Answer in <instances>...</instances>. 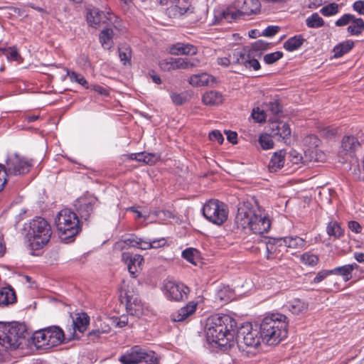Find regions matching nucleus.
<instances>
[{"mask_svg":"<svg viewBox=\"0 0 364 364\" xmlns=\"http://www.w3.org/2000/svg\"><path fill=\"white\" fill-rule=\"evenodd\" d=\"M235 320L227 314H215L208 318L205 327L207 341L228 350L235 345Z\"/></svg>","mask_w":364,"mask_h":364,"instance_id":"1","label":"nucleus"},{"mask_svg":"<svg viewBox=\"0 0 364 364\" xmlns=\"http://www.w3.org/2000/svg\"><path fill=\"white\" fill-rule=\"evenodd\" d=\"M287 317L276 313L266 316L259 325L262 341L268 346H277L287 337Z\"/></svg>","mask_w":364,"mask_h":364,"instance_id":"2","label":"nucleus"},{"mask_svg":"<svg viewBox=\"0 0 364 364\" xmlns=\"http://www.w3.org/2000/svg\"><path fill=\"white\" fill-rule=\"evenodd\" d=\"M51 235V227L45 218L36 217L30 222L27 237L33 250L43 248L49 242Z\"/></svg>","mask_w":364,"mask_h":364,"instance_id":"3","label":"nucleus"},{"mask_svg":"<svg viewBox=\"0 0 364 364\" xmlns=\"http://www.w3.org/2000/svg\"><path fill=\"white\" fill-rule=\"evenodd\" d=\"M26 333V326L23 324L0 323V344L6 349L18 348Z\"/></svg>","mask_w":364,"mask_h":364,"instance_id":"4","label":"nucleus"},{"mask_svg":"<svg viewBox=\"0 0 364 364\" xmlns=\"http://www.w3.org/2000/svg\"><path fill=\"white\" fill-rule=\"evenodd\" d=\"M55 223L60 237L64 240L75 236L81 230L77 214L68 208L58 213Z\"/></svg>","mask_w":364,"mask_h":364,"instance_id":"5","label":"nucleus"},{"mask_svg":"<svg viewBox=\"0 0 364 364\" xmlns=\"http://www.w3.org/2000/svg\"><path fill=\"white\" fill-rule=\"evenodd\" d=\"M203 215L209 222L220 225L227 220L228 210L224 203L211 199L204 204Z\"/></svg>","mask_w":364,"mask_h":364,"instance_id":"6","label":"nucleus"},{"mask_svg":"<svg viewBox=\"0 0 364 364\" xmlns=\"http://www.w3.org/2000/svg\"><path fill=\"white\" fill-rule=\"evenodd\" d=\"M262 341V335L251 325L242 326L237 331L236 343L241 351H247V348H256Z\"/></svg>","mask_w":364,"mask_h":364,"instance_id":"7","label":"nucleus"},{"mask_svg":"<svg viewBox=\"0 0 364 364\" xmlns=\"http://www.w3.org/2000/svg\"><path fill=\"white\" fill-rule=\"evenodd\" d=\"M119 360L122 364H136L141 362L155 364L156 357L154 351H147L139 346H134L121 355Z\"/></svg>","mask_w":364,"mask_h":364,"instance_id":"8","label":"nucleus"},{"mask_svg":"<svg viewBox=\"0 0 364 364\" xmlns=\"http://www.w3.org/2000/svg\"><path fill=\"white\" fill-rule=\"evenodd\" d=\"M4 165L8 176L24 175L30 171L31 167L30 161L18 154L9 156Z\"/></svg>","mask_w":364,"mask_h":364,"instance_id":"9","label":"nucleus"},{"mask_svg":"<svg viewBox=\"0 0 364 364\" xmlns=\"http://www.w3.org/2000/svg\"><path fill=\"white\" fill-rule=\"evenodd\" d=\"M257 55L252 51H248L247 48L235 49L232 51V64L243 65L246 68L258 70L260 68L259 61L255 59Z\"/></svg>","mask_w":364,"mask_h":364,"instance_id":"10","label":"nucleus"},{"mask_svg":"<svg viewBox=\"0 0 364 364\" xmlns=\"http://www.w3.org/2000/svg\"><path fill=\"white\" fill-rule=\"evenodd\" d=\"M271 228V221L264 210L257 208L253 215L250 229L255 234L267 232Z\"/></svg>","mask_w":364,"mask_h":364,"instance_id":"11","label":"nucleus"},{"mask_svg":"<svg viewBox=\"0 0 364 364\" xmlns=\"http://www.w3.org/2000/svg\"><path fill=\"white\" fill-rule=\"evenodd\" d=\"M97 199L93 196H84L77 198L75 207L82 219L87 220L93 213Z\"/></svg>","mask_w":364,"mask_h":364,"instance_id":"12","label":"nucleus"},{"mask_svg":"<svg viewBox=\"0 0 364 364\" xmlns=\"http://www.w3.org/2000/svg\"><path fill=\"white\" fill-rule=\"evenodd\" d=\"M166 296L171 301H179L187 298L189 289L183 284L168 281L164 284Z\"/></svg>","mask_w":364,"mask_h":364,"instance_id":"13","label":"nucleus"},{"mask_svg":"<svg viewBox=\"0 0 364 364\" xmlns=\"http://www.w3.org/2000/svg\"><path fill=\"white\" fill-rule=\"evenodd\" d=\"M256 209L250 207L249 203H245L237 208V213L235 217V223L238 228H250L253 215Z\"/></svg>","mask_w":364,"mask_h":364,"instance_id":"14","label":"nucleus"},{"mask_svg":"<svg viewBox=\"0 0 364 364\" xmlns=\"http://www.w3.org/2000/svg\"><path fill=\"white\" fill-rule=\"evenodd\" d=\"M148 247H149V245L145 242L144 239L138 237L134 234H130L123 236L122 240L117 242L114 245V249L115 250L121 251L127 247H136L146 250Z\"/></svg>","mask_w":364,"mask_h":364,"instance_id":"15","label":"nucleus"},{"mask_svg":"<svg viewBox=\"0 0 364 364\" xmlns=\"http://www.w3.org/2000/svg\"><path fill=\"white\" fill-rule=\"evenodd\" d=\"M269 129L272 136L277 140H282L287 143V139H289L291 136L289 125L284 122L278 121L271 122Z\"/></svg>","mask_w":364,"mask_h":364,"instance_id":"16","label":"nucleus"},{"mask_svg":"<svg viewBox=\"0 0 364 364\" xmlns=\"http://www.w3.org/2000/svg\"><path fill=\"white\" fill-rule=\"evenodd\" d=\"M235 9H238L242 15L256 14L260 11L261 4L259 0H237L234 2Z\"/></svg>","mask_w":364,"mask_h":364,"instance_id":"17","label":"nucleus"},{"mask_svg":"<svg viewBox=\"0 0 364 364\" xmlns=\"http://www.w3.org/2000/svg\"><path fill=\"white\" fill-rule=\"evenodd\" d=\"M282 241H283V238H274L266 243L267 258L268 259L279 258L287 251L286 247Z\"/></svg>","mask_w":364,"mask_h":364,"instance_id":"18","label":"nucleus"},{"mask_svg":"<svg viewBox=\"0 0 364 364\" xmlns=\"http://www.w3.org/2000/svg\"><path fill=\"white\" fill-rule=\"evenodd\" d=\"M167 65H169L168 69H189L199 66L200 61L197 58H170L167 61Z\"/></svg>","mask_w":364,"mask_h":364,"instance_id":"19","label":"nucleus"},{"mask_svg":"<svg viewBox=\"0 0 364 364\" xmlns=\"http://www.w3.org/2000/svg\"><path fill=\"white\" fill-rule=\"evenodd\" d=\"M126 308L130 315L136 317L141 316L144 313L143 304L137 295H126Z\"/></svg>","mask_w":364,"mask_h":364,"instance_id":"20","label":"nucleus"},{"mask_svg":"<svg viewBox=\"0 0 364 364\" xmlns=\"http://www.w3.org/2000/svg\"><path fill=\"white\" fill-rule=\"evenodd\" d=\"M360 143L358 139L352 135L343 136L341 141V151L345 155L353 156L360 149Z\"/></svg>","mask_w":364,"mask_h":364,"instance_id":"21","label":"nucleus"},{"mask_svg":"<svg viewBox=\"0 0 364 364\" xmlns=\"http://www.w3.org/2000/svg\"><path fill=\"white\" fill-rule=\"evenodd\" d=\"M46 335L49 349L60 345L65 338L63 331L55 326L46 328Z\"/></svg>","mask_w":364,"mask_h":364,"instance_id":"22","label":"nucleus"},{"mask_svg":"<svg viewBox=\"0 0 364 364\" xmlns=\"http://www.w3.org/2000/svg\"><path fill=\"white\" fill-rule=\"evenodd\" d=\"M188 82L193 87L213 86L216 82V79L213 75L202 73L191 75Z\"/></svg>","mask_w":364,"mask_h":364,"instance_id":"23","label":"nucleus"},{"mask_svg":"<svg viewBox=\"0 0 364 364\" xmlns=\"http://www.w3.org/2000/svg\"><path fill=\"white\" fill-rule=\"evenodd\" d=\"M109 15L107 12L100 11L97 9H91L87 15L88 24L94 28H97L100 24H107Z\"/></svg>","mask_w":364,"mask_h":364,"instance_id":"24","label":"nucleus"},{"mask_svg":"<svg viewBox=\"0 0 364 364\" xmlns=\"http://www.w3.org/2000/svg\"><path fill=\"white\" fill-rule=\"evenodd\" d=\"M197 302L191 301L186 306L181 308L176 312L171 314V319L173 321L181 322L186 320L193 315L197 308Z\"/></svg>","mask_w":364,"mask_h":364,"instance_id":"25","label":"nucleus"},{"mask_svg":"<svg viewBox=\"0 0 364 364\" xmlns=\"http://www.w3.org/2000/svg\"><path fill=\"white\" fill-rule=\"evenodd\" d=\"M241 16L238 9H235L234 4L232 6L228 7L222 11H218L215 15L218 21L225 20L228 23H231L240 18Z\"/></svg>","mask_w":364,"mask_h":364,"instance_id":"26","label":"nucleus"},{"mask_svg":"<svg viewBox=\"0 0 364 364\" xmlns=\"http://www.w3.org/2000/svg\"><path fill=\"white\" fill-rule=\"evenodd\" d=\"M169 52L172 55H196L198 49L196 46L189 43H177L170 47Z\"/></svg>","mask_w":364,"mask_h":364,"instance_id":"27","label":"nucleus"},{"mask_svg":"<svg viewBox=\"0 0 364 364\" xmlns=\"http://www.w3.org/2000/svg\"><path fill=\"white\" fill-rule=\"evenodd\" d=\"M90 323V317L85 313H77L73 318V326L74 332L76 331L83 333L87 328Z\"/></svg>","mask_w":364,"mask_h":364,"instance_id":"28","label":"nucleus"},{"mask_svg":"<svg viewBox=\"0 0 364 364\" xmlns=\"http://www.w3.org/2000/svg\"><path fill=\"white\" fill-rule=\"evenodd\" d=\"M31 341L37 349H49L46 328L34 332L31 336Z\"/></svg>","mask_w":364,"mask_h":364,"instance_id":"29","label":"nucleus"},{"mask_svg":"<svg viewBox=\"0 0 364 364\" xmlns=\"http://www.w3.org/2000/svg\"><path fill=\"white\" fill-rule=\"evenodd\" d=\"M285 155L286 152L282 149L274 154L268 164L269 170L271 172H277L284 166Z\"/></svg>","mask_w":364,"mask_h":364,"instance_id":"30","label":"nucleus"},{"mask_svg":"<svg viewBox=\"0 0 364 364\" xmlns=\"http://www.w3.org/2000/svg\"><path fill=\"white\" fill-rule=\"evenodd\" d=\"M358 267L359 266L356 263H353L335 267L334 269H331V272L332 274L342 276L344 281L348 282L352 278L353 271L358 269Z\"/></svg>","mask_w":364,"mask_h":364,"instance_id":"31","label":"nucleus"},{"mask_svg":"<svg viewBox=\"0 0 364 364\" xmlns=\"http://www.w3.org/2000/svg\"><path fill=\"white\" fill-rule=\"evenodd\" d=\"M114 36L112 28L107 27L101 31L99 40L103 48L110 50L114 46Z\"/></svg>","mask_w":364,"mask_h":364,"instance_id":"32","label":"nucleus"},{"mask_svg":"<svg viewBox=\"0 0 364 364\" xmlns=\"http://www.w3.org/2000/svg\"><path fill=\"white\" fill-rule=\"evenodd\" d=\"M288 309L296 315L306 314L309 309V304L300 299H295L288 304Z\"/></svg>","mask_w":364,"mask_h":364,"instance_id":"33","label":"nucleus"},{"mask_svg":"<svg viewBox=\"0 0 364 364\" xmlns=\"http://www.w3.org/2000/svg\"><path fill=\"white\" fill-rule=\"evenodd\" d=\"M16 301V293L11 287H4L0 289V306H7Z\"/></svg>","mask_w":364,"mask_h":364,"instance_id":"34","label":"nucleus"},{"mask_svg":"<svg viewBox=\"0 0 364 364\" xmlns=\"http://www.w3.org/2000/svg\"><path fill=\"white\" fill-rule=\"evenodd\" d=\"M203 102L207 105H217L223 102V95L220 92L211 90L203 95Z\"/></svg>","mask_w":364,"mask_h":364,"instance_id":"35","label":"nucleus"},{"mask_svg":"<svg viewBox=\"0 0 364 364\" xmlns=\"http://www.w3.org/2000/svg\"><path fill=\"white\" fill-rule=\"evenodd\" d=\"M354 46V42L352 41H346L340 43L333 48L334 58H341L344 54L349 52Z\"/></svg>","mask_w":364,"mask_h":364,"instance_id":"36","label":"nucleus"},{"mask_svg":"<svg viewBox=\"0 0 364 364\" xmlns=\"http://www.w3.org/2000/svg\"><path fill=\"white\" fill-rule=\"evenodd\" d=\"M284 246L287 248L300 249L305 246V241L299 237H286L283 238Z\"/></svg>","mask_w":364,"mask_h":364,"instance_id":"37","label":"nucleus"},{"mask_svg":"<svg viewBox=\"0 0 364 364\" xmlns=\"http://www.w3.org/2000/svg\"><path fill=\"white\" fill-rule=\"evenodd\" d=\"M304 39L301 36H295L289 38L284 43V48L288 51L299 49L303 44Z\"/></svg>","mask_w":364,"mask_h":364,"instance_id":"38","label":"nucleus"},{"mask_svg":"<svg viewBox=\"0 0 364 364\" xmlns=\"http://www.w3.org/2000/svg\"><path fill=\"white\" fill-rule=\"evenodd\" d=\"M352 24L350 25L347 30L350 35L358 36L360 34L364 29V21L360 18L354 17L352 21Z\"/></svg>","mask_w":364,"mask_h":364,"instance_id":"39","label":"nucleus"},{"mask_svg":"<svg viewBox=\"0 0 364 364\" xmlns=\"http://www.w3.org/2000/svg\"><path fill=\"white\" fill-rule=\"evenodd\" d=\"M326 232L330 237L334 238H339L343 235V231L340 225L336 221H331L328 224Z\"/></svg>","mask_w":364,"mask_h":364,"instance_id":"40","label":"nucleus"},{"mask_svg":"<svg viewBox=\"0 0 364 364\" xmlns=\"http://www.w3.org/2000/svg\"><path fill=\"white\" fill-rule=\"evenodd\" d=\"M306 26L311 28H317L324 25L323 19L317 14L314 13L306 20Z\"/></svg>","mask_w":364,"mask_h":364,"instance_id":"41","label":"nucleus"},{"mask_svg":"<svg viewBox=\"0 0 364 364\" xmlns=\"http://www.w3.org/2000/svg\"><path fill=\"white\" fill-rule=\"evenodd\" d=\"M199 252L194 248H187L182 252V257L190 263L196 265Z\"/></svg>","mask_w":364,"mask_h":364,"instance_id":"42","label":"nucleus"},{"mask_svg":"<svg viewBox=\"0 0 364 364\" xmlns=\"http://www.w3.org/2000/svg\"><path fill=\"white\" fill-rule=\"evenodd\" d=\"M107 14L109 15L107 23L108 27L112 28V29L114 28L119 31L122 32L124 29V27L122 26L121 20L113 14L107 12Z\"/></svg>","mask_w":364,"mask_h":364,"instance_id":"43","label":"nucleus"},{"mask_svg":"<svg viewBox=\"0 0 364 364\" xmlns=\"http://www.w3.org/2000/svg\"><path fill=\"white\" fill-rule=\"evenodd\" d=\"M269 45V43L264 41L258 40L252 45L251 48H247V50L252 51L256 55H260L261 51L267 50Z\"/></svg>","mask_w":364,"mask_h":364,"instance_id":"44","label":"nucleus"},{"mask_svg":"<svg viewBox=\"0 0 364 364\" xmlns=\"http://www.w3.org/2000/svg\"><path fill=\"white\" fill-rule=\"evenodd\" d=\"M119 56L121 62L124 65L131 64L132 50L129 46H124L119 48Z\"/></svg>","mask_w":364,"mask_h":364,"instance_id":"45","label":"nucleus"},{"mask_svg":"<svg viewBox=\"0 0 364 364\" xmlns=\"http://www.w3.org/2000/svg\"><path fill=\"white\" fill-rule=\"evenodd\" d=\"M318 260V256L311 252H305L301 256V262L304 264L311 267L316 265Z\"/></svg>","mask_w":364,"mask_h":364,"instance_id":"46","label":"nucleus"},{"mask_svg":"<svg viewBox=\"0 0 364 364\" xmlns=\"http://www.w3.org/2000/svg\"><path fill=\"white\" fill-rule=\"evenodd\" d=\"M122 259L124 262H128V261H130V262H134L135 264H136L137 267L140 268L142 262H144V258L141 255H135L134 256H132L129 252H123L122 254Z\"/></svg>","mask_w":364,"mask_h":364,"instance_id":"47","label":"nucleus"},{"mask_svg":"<svg viewBox=\"0 0 364 364\" xmlns=\"http://www.w3.org/2000/svg\"><path fill=\"white\" fill-rule=\"evenodd\" d=\"M273 136L271 132L269 134H261L259 138V143L263 149H269L274 147V142L272 140Z\"/></svg>","mask_w":364,"mask_h":364,"instance_id":"48","label":"nucleus"},{"mask_svg":"<svg viewBox=\"0 0 364 364\" xmlns=\"http://www.w3.org/2000/svg\"><path fill=\"white\" fill-rule=\"evenodd\" d=\"M6 50L3 55L6 56L8 60L18 61L21 59V56L19 54L18 50L15 47L2 48Z\"/></svg>","mask_w":364,"mask_h":364,"instance_id":"49","label":"nucleus"},{"mask_svg":"<svg viewBox=\"0 0 364 364\" xmlns=\"http://www.w3.org/2000/svg\"><path fill=\"white\" fill-rule=\"evenodd\" d=\"M321 14L324 16H330L338 12V5L336 3L329 4L320 10Z\"/></svg>","mask_w":364,"mask_h":364,"instance_id":"50","label":"nucleus"},{"mask_svg":"<svg viewBox=\"0 0 364 364\" xmlns=\"http://www.w3.org/2000/svg\"><path fill=\"white\" fill-rule=\"evenodd\" d=\"M266 112L277 115L282 111V106L278 100L270 101L266 104Z\"/></svg>","mask_w":364,"mask_h":364,"instance_id":"51","label":"nucleus"},{"mask_svg":"<svg viewBox=\"0 0 364 364\" xmlns=\"http://www.w3.org/2000/svg\"><path fill=\"white\" fill-rule=\"evenodd\" d=\"M68 75H69L70 80L77 82L78 84L82 85L86 88H89L88 82L83 75L77 73L75 71L68 72Z\"/></svg>","mask_w":364,"mask_h":364,"instance_id":"52","label":"nucleus"},{"mask_svg":"<svg viewBox=\"0 0 364 364\" xmlns=\"http://www.w3.org/2000/svg\"><path fill=\"white\" fill-rule=\"evenodd\" d=\"M283 57V53L281 51H276L274 53H268L264 56V61L267 64H273Z\"/></svg>","mask_w":364,"mask_h":364,"instance_id":"53","label":"nucleus"},{"mask_svg":"<svg viewBox=\"0 0 364 364\" xmlns=\"http://www.w3.org/2000/svg\"><path fill=\"white\" fill-rule=\"evenodd\" d=\"M267 112L260 109L259 107L254 108L252 112V118L259 123H262L266 120Z\"/></svg>","mask_w":364,"mask_h":364,"instance_id":"54","label":"nucleus"},{"mask_svg":"<svg viewBox=\"0 0 364 364\" xmlns=\"http://www.w3.org/2000/svg\"><path fill=\"white\" fill-rule=\"evenodd\" d=\"M188 9H185L183 8L179 7L176 5H173L168 8L167 12L169 16H173V17L180 16L183 15L187 12Z\"/></svg>","mask_w":364,"mask_h":364,"instance_id":"55","label":"nucleus"},{"mask_svg":"<svg viewBox=\"0 0 364 364\" xmlns=\"http://www.w3.org/2000/svg\"><path fill=\"white\" fill-rule=\"evenodd\" d=\"M355 16L350 14H346L338 18L335 24L336 26H344L348 25L349 23L354 20Z\"/></svg>","mask_w":364,"mask_h":364,"instance_id":"56","label":"nucleus"},{"mask_svg":"<svg viewBox=\"0 0 364 364\" xmlns=\"http://www.w3.org/2000/svg\"><path fill=\"white\" fill-rule=\"evenodd\" d=\"M291 160L294 164L303 163L305 164L306 162V151H305V156H302L301 154L298 153L296 151H292L290 152Z\"/></svg>","mask_w":364,"mask_h":364,"instance_id":"57","label":"nucleus"},{"mask_svg":"<svg viewBox=\"0 0 364 364\" xmlns=\"http://www.w3.org/2000/svg\"><path fill=\"white\" fill-rule=\"evenodd\" d=\"M110 331L109 325H105V328H100L98 323H96V328L93 329L89 333V336L100 337L103 333H107Z\"/></svg>","mask_w":364,"mask_h":364,"instance_id":"58","label":"nucleus"},{"mask_svg":"<svg viewBox=\"0 0 364 364\" xmlns=\"http://www.w3.org/2000/svg\"><path fill=\"white\" fill-rule=\"evenodd\" d=\"M145 242L149 245V247L146 248V250L152 249V248H158L165 245L166 240L164 238H161L158 240H145Z\"/></svg>","mask_w":364,"mask_h":364,"instance_id":"59","label":"nucleus"},{"mask_svg":"<svg viewBox=\"0 0 364 364\" xmlns=\"http://www.w3.org/2000/svg\"><path fill=\"white\" fill-rule=\"evenodd\" d=\"M280 30L278 26H269L263 31L262 35L267 37H272L276 35Z\"/></svg>","mask_w":364,"mask_h":364,"instance_id":"60","label":"nucleus"},{"mask_svg":"<svg viewBox=\"0 0 364 364\" xmlns=\"http://www.w3.org/2000/svg\"><path fill=\"white\" fill-rule=\"evenodd\" d=\"M304 143L305 145L309 144L311 146L316 147L318 146L319 139L315 135H309L304 139Z\"/></svg>","mask_w":364,"mask_h":364,"instance_id":"61","label":"nucleus"},{"mask_svg":"<svg viewBox=\"0 0 364 364\" xmlns=\"http://www.w3.org/2000/svg\"><path fill=\"white\" fill-rule=\"evenodd\" d=\"M171 98L173 103L176 105H181L186 101V98L181 94L175 92L171 94Z\"/></svg>","mask_w":364,"mask_h":364,"instance_id":"62","label":"nucleus"},{"mask_svg":"<svg viewBox=\"0 0 364 364\" xmlns=\"http://www.w3.org/2000/svg\"><path fill=\"white\" fill-rule=\"evenodd\" d=\"M209 138L211 141H216L220 144H223L224 141V138L222 134L218 130H214L211 132L209 134Z\"/></svg>","mask_w":364,"mask_h":364,"instance_id":"63","label":"nucleus"},{"mask_svg":"<svg viewBox=\"0 0 364 364\" xmlns=\"http://www.w3.org/2000/svg\"><path fill=\"white\" fill-rule=\"evenodd\" d=\"M332 274L331 270H322L317 273L313 282L315 284L322 282L327 276Z\"/></svg>","mask_w":364,"mask_h":364,"instance_id":"64","label":"nucleus"}]
</instances>
